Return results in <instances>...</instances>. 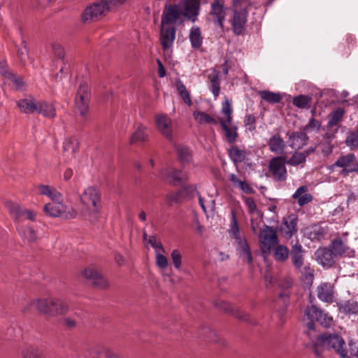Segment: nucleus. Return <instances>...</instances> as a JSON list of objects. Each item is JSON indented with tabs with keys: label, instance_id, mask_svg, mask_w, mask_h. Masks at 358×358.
I'll list each match as a JSON object with an SVG mask.
<instances>
[{
	"label": "nucleus",
	"instance_id": "63",
	"mask_svg": "<svg viewBox=\"0 0 358 358\" xmlns=\"http://www.w3.org/2000/svg\"><path fill=\"white\" fill-rule=\"evenodd\" d=\"M243 201L248 209L249 213H254L257 211V206L252 198L243 197Z\"/></svg>",
	"mask_w": 358,
	"mask_h": 358
},
{
	"label": "nucleus",
	"instance_id": "34",
	"mask_svg": "<svg viewBox=\"0 0 358 358\" xmlns=\"http://www.w3.org/2000/svg\"><path fill=\"white\" fill-rule=\"evenodd\" d=\"M189 38L192 48L194 50L199 49L203 43L201 31L199 27L194 26L190 29Z\"/></svg>",
	"mask_w": 358,
	"mask_h": 358
},
{
	"label": "nucleus",
	"instance_id": "8",
	"mask_svg": "<svg viewBox=\"0 0 358 358\" xmlns=\"http://www.w3.org/2000/svg\"><path fill=\"white\" fill-rule=\"evenodd\" d=\"M317 343L327 350H335L340 356L346 353L345 341L338 334H320L317 336Z\"/></svg>",
	"mask_w": 358,
	"mask_h": 358
},
{
	"label": "nucleus",
	"instance_id": "31",
	"mask_svg": "<svg viewBox=\"0 0 358 358\" xmlns=\"http://www.w3.org/2000/svg\"><path fill=\"white\" fill-rule=\"evenodd\" d=\"M37 101L32 96H29L20 99L17 101V106L21 112L26 114H33L36 112Z\"/></svg>",
	"mask_w": 358,
	"mask_h": 358
},
{
	"label": "nucleus",
	"instance_id": "28",
	"mask_svg": "<svg viewBox=\"0 0 358 358\" xmlns=\"http://www.w3.org/2000/svg\"><path fill=\"white\" fill-rule=\"evenodd\" d=\"M289 141L292 148L301 149L307 144L308 137L305 131H294L289 136Z\"/></svg>",
	"mask_w": 358,
	"mask_h": 358
},
{
	"label": "nucleus",
	"instance_id": "50",
	"mask_svg": "<svg viewBox=\"0 0 358 358\" xmlns=\"http://www.w3.org/2000/svg\"><path fill=\"white\" fill-rule=\"evenodd\" d=\"M306 162V157L302 152H295L287 161V164L293 166H303Z\"/></svg>",
	"mask_w": 358,
	"mask_h": 358
},
{
	"label": "nucleus",
	"instance_id": "58",
	"mask_svg": "<svg viewBox=\"0 0 358 358\" xmlns=\"http://www.w3.org/2000/svg\"><path fill=\"white\" fill-rule=\"evenodd\" d=\"M148 243L155 250V254L160 252H165V250L160 241L157 240L155 236H150L148 240Z\"/></svg>",
	"mask_w": 358,
	"mask_h": 358
},
{
	"label": "nucleus",
	"instance_id": "22",
	"mask_svg": "<svg viewBox=\"0 0 358 358\" xmlns=\"http://www.w3.org/2000/svg\"><path fill=\"white\" fill-rule=\"evenodd\" d=\"M269 150L271 152L276 155H282L285 153L286 144L283 138L279 134L273 135L267 141Z\"/></svg>",
	"mask_w": 358,
	"mask_h": 358
},
{
	"label": "nucleus",
	"instance_id": "7",
	"mask_svg": "<svg viewBox=\"0 0 358 358\" xmlns=\"http://www.w3.org/2000/svg\"><path fill=\"white\" fill-rule=\"evenodd\" d=\"M90 101V91L86 83H82L79 85L75 98V110L83 118H86L89 112Z\"/></svg>",
	"mask_w": 358,
	"mask_h": 358
},
{
	"label": "nucleus",
	"instance_id": "41",
	"mask_svg": "<svg viewBox=\"0 0 358 358\" xmlns=\"http://www.w3.org/2000/svg\"><path fill=\"white\" fill-rule=\"evenodd\" d=\"M311 101L310 96L300 94L292 99V104L298 108L308 110L311 106Z\"/></svg>",
	"mask_w": 358,
	"mask_h": 358
},
{
	"label": "nucleus",
	"instance_id": "37",
	"mask_svg": "<svg viewBox=\"0 0 358 358\" xmlns=\"http://www.w3.org/2000/svg\"><path fill=\"white\" fill-rule=\"evenodd\" d=\"M147 127L139 124L131 136V143H136L146 141L148 138Z\"/></svg>",
	"mask_w": 358,
	"mask_h": 358
},
{
	"label": "nucleus",
	"instance_id": "2",
	"mask_svg": "<svg viewBox=\"0 0 358 358\" xmlns=\"http://www.w3.org/2000/svg\"><path fill=\"white\" fill-rule=\"evenodd\" d=\"M222 117H219V123L224 134V139L229 143H234L238 136V127L233 124V109L229 100L226 97L221 109Z\"/></svg>",
	"mask_w": 358,
	"mask_h": 358
},
{
	"label": "nucleus",
	"instance_id": "10",
	"mask_svg": "<svg viewBox=\"0 0 358 358\" xmlns=\"http://www.w3.org/2000/svg\"><path fill=\"white\" fill-rule=\"evenodd\" d=\"M259 241L262 252L264 257H266L270 254L271 248L278 242L276 231L272 227L264 224L263 228L261 229Z\"/></svg>",
	"mask_w": 358,
	"mask_h": 358
},
{
	"label": "nucleus",
	"instance_id": "18",
	"mask_svg": "<svg viewBox=\"0 0 358 358\" xmlns=\"http://www.w3.org/2000/svg\"><path fill=\"white\" fill-rule=\"evenodd\" d=\"M156 124L159 132L169 141L173 140L172 121L166 115L157 114Z\"/></svg>",
	"mask_w": 358,
	"mask_h": 358
},
{
	"label": "nucleus",
	"instance_id": "27",
	"mask_svg": "<svg viewBox=\"0 0 358 358\" xmlns=\"http://www.w3.org/2000/svg\"><path fill=\"white\" fill-rule=\"evenodd\" d=\"M46 118H54L57 113L55 106L45 101H38L36 112Z\"/></svg>",
	"mask_w": 358,
	"mask_h": 358
},
{
	"label": "nucleus",
	"instance_id": "59",
	"mask_svg": "<svg viewBox=\"0 0 358 358\" xmlns=\"http://www.w3.org/2000/svg\"><path fill=\"white\" fill-rule=\"evenodd\" d=\"M256 119L253 115L247 114L244 118V125L250 131H253L256 129Z\"/></svg>",
	"mask_w": 358,
	"mask_h": 358
},
{
	"label": "nucleus",
	"instance_id": "49",
	"mask_svg": "<svg viewBox=\"0 0 358 358\" xmlns=\"http://www.w3.org/2000/svg\"><path fill=\"white\" fill-rule=\"evenodd\" d=\"M21 355L23 358H42V351L33 346H27L22 349Z\"/></svg>",
	"mask_w": 358,
	"mask_h": 358
},
{
	"label": "nucleus",
	"instance_id": "56",
	"mask_svg": "<svg viewBox=\"0 0 358 358\" xmlns=\"http://www.w3.org/2000/svg\"><path fill=\"white\" fill-rule=\"evenodd\" d=\"M164 252H160L155 254L156 264L161 269L166 268L169 264L168 259L164 255Z\"/></svg>",
	"mask_w": 358,
	"mask_h": 358
},
{
	"label": "nucleus",
	"instance_id": "5",
	"mask_svg": "<svg viewBox=\"0 0 358 358\" xmlns=\"http://www.w3.org/2000/svg\"><path fill=\"white\" fill-rule=\"evenodd\" d=\"M304 320L308 321L307 327L311 330L315 328V321L324 327H329L333 323V317L315 305L306 307L304 310Z\"/></svg>",
	"mask_w": 358,
	"mask_h": 358
},
{
	"label": "nucleus",
	"instance_id": "52",
	"mask_svg": "<svg viewBox=\"0 0 358 358\" xmlns=\"http://www.w3.org/2000/svg\"><path fill=\"white\" fill-rule=\"evenodd\" d=\"M303 275V278L308 283H312L314 278V270L309 264L303 265L301 268L296 269Z\"/></svg>",
	"mask_w": 358,
	"mask_h": 358
},
{
	"label": "nucleus",
	"instance_id": "47",
	"mask_svg": "<svg viewBox=\"0 0 358 358\" xmlns=\"http://www.w3.org/2000/svg\"><path fill=\"white\" fill-rule=\"evenodd\" d=\"M176 87L183 101L190 106L192 105V100L189 92L180 80H176Z\"/></svg>",
	"mask_w": 358,
	"mask_h": 358
},
{
	"label": "nucleus",
	"instance_id": "60",
	"mask_svg": "<svg viewBox=\"0 0 358 358\" xmlns=\"http://www.w3.org/2000/svg\"><path fill=\"white\" fill-rule=\"evenodd\" d=\"M17 55L22 62H25L29 58L28 49L24 41H22L20 47L17 49Z\"/></svg>",
	"mask_w": 358,
	"mask_h": 358
},
{
	"label": "nucleus",
	"instance_id": "55",
	"mask_svg": "<svg viewBox=\"0 0 358 358\" xmlns=\"http://www.w3.org/2000/svg\"><path fill=\"white\" fill-rule=\"evenodd\" d=\"M171 258L176 269H180L182 264V254L178 250H173L171 253Z\"/></svg>",
	"mask_w": 358,
	"mask_h": 358
},
{
	"label": "nucleus",
	"instance_id": "64",
	"mask_svg": "<svg viewBox=\"0 0 358 358\" xmlns=\"http://www.w3.org/2000/svg\"><path fill=\"white\" fill-rule=\"evenodd\" d=\"M52 49L54 54L59 59H62L64 56V48L59 43H54L52 45Z\"/></svg>",
	"mask_w": 358,
	"mask_h": 358
},
{
	"label": "nucleus",
	"instance_id": "25",
	"mask_svg": "<svg viewBox=\"0 0 358 358\" xmlns=\"http://www.w3.org/2000/svg\"><path fill=\"white\" fill-rule=\"evenodd\" d=\"M208 88L213 94L215 99H216L220 93V72L213 69L211 72L208 75Z\"/></svg>",
	"mask_w": 358,
	"mask_h": 358
},
{
	"label": "nucleus",
	"instance_id": "43",
	"mask_svg": "<svg viewBox=\"0 0 358 358\" xmlns=\"http://www.w3.org/2000/svg\"><path fill=\"white\" fill-rule=\"evenodd\" d=\"M261 98L269 103H278L282 100V96L278 92H273L269 90H262L259 92Z\"/></svg>",
	"mask_w": 358,
	"mask_h": 358
},
{
	"label": "nucleus",
	"instance_id": "14",
	"mask_svg": "<svg viewBox=\"0 0 358 358\" xmlns=\"http://www.w3.org/2000/svg\"><path fill=\"white\" fill-rule=\"evenodd\" d=\"M356 157L352 153L343 155L340 156L337 160L329 166V169L333 170L336 167L342 169L341 174L345 177L350 173H354L355 171V165L357 164Z\"/></svg>",
	"mask_w": 358,
	"mask_h": 358
},
{
	"label": "nucleus",
	"instance_id": "6",
	"mask_svg": "<svg viewBox=\"0 0 358 358\" xmlns=\"http://www.w3.org/2000/svg\"><path fill=\"white\" fill-rule=\"evenodd\" d=\"M5 205L17 228L26 220L34 221L36 218V214L34 211L26 209L19 203L7 201Z\"/></svg>",
	"mask_w": 358,
	"mask_h": 358
},
{
	"label": "nucleus",
	"instance_id": "51",
	"mask_svg": "<svg viewBox=\"0 0 358 358\" xmlns=\"http://www.w3.org/2000/svg\"><path fill=\"white\" fill-rule=\"evenodd\" d=\"M231 224L229 233L235 239L241 236L239 235V227L234 210L231 211Z\"/></svg>",
	"mask_w": 358,
	"mask_h": 358
},
{
	"label": "nucleus",
	"instance_id": "42",
	"mask_svg": "<svg viewBox=\"0 0 358 358\" xmlns=\"http://www.w3.org/2000/svg\"><path fill=\"white\" fill-rule=\"evenodd\" d=\"M176 150L178 159L181 164H185L191 162L192 155L188 148L183 145H177Z\"/></svg>",
	"mask_w": 358,
	"mask_h": 358
},
{
	"label": "nucleus",
	"instance_id": "40",
	"mask_svg": "<svg viewBox=\"0 0 358 358\" xmlns=\"http://www.w3.org/2000/svg\"><path fill=\"white\" fill-rule=\"evenodd\" d=\"M38 189L41 194L48 196L52 199V201H60L62 199V194L49 185H41L38 186Z\"/></svg>",
	"mask_w": 358,
	"mask_h": 358
},
{
	"label": "nucleus",
	"instance_id": "23",
	"mask_svg": "<svg viewBox=\"0 0 358 358\" xmlns=\"http://www.w3.org/2000/svg\"><path fill=\"white\" fill-rule=\"evenodd\" d=\"M292 263L296 269L301 268L304 264V250L300 243L292 245L291 250Z\"/></svg>",
	"mask_w": 358,
	"mask_h": 358
},
{
	"label": "nucleus",
	"instance_id": "39",
	"mask_svg": "<svg viewBox=\"0 0 358 358\" xmlns=\"http://www.w3.org/2000/svg\"><path fill=\"white\" fill-rule=\"evenodd\" d=\"M229 156L234 163H241L246 158V152L237 146L233 145L229 149Z\"/></svg>",
	"mask_w": 358,
	"mask_h": 358
},
{
	"label": "nucleus",
	"instance_id": "1",
	"mask_svg": "<svg viewBox=\"0 0 358 358\" xmlns=\"http://www.w3.org/2000/svg\"><path fill=\"white\" fill-rule=\"evenodd\" d=\"M200 13L199 0H184L181 6L178 3H166L161 15L159 41L164 51L172 50L176 31L183 24L185 18L192 22L197 20Z\"/></svg>",
	"mask_w": 358,
	"mask_h": 358
},
{
	"label": "nucleus",
	"instance_id": "11",
	"mask_svg": "<svg viewBox=\"0 0 358 358\" xmlns=\"http://www.w3.org/2000/svg\"><path fill=\"white\" fill-rule=\"evenodd\" d=\"M158 178L162 180H167L170 184L175 186L182 185L189 180L187 173L173 167H166L159 170Z\"/></svg>",
	"mask_w": 358,
	"mask_h": 358
},
{
	"label": "nucleus",
	"instance_id": "62",
	"mask_svg": "<svg viewBox=\"0 0 358 358\" xmlns=\"http://www.w3.org/2000/svg\"><path fill=\"white\" fill-rule=\"evenodd\" d=\"M202 334H205L206 338L209 341L217 343L220 342V340L217 338V334L208 327L204 328L202 330Z\"/></svg>",
	"mask_w": 358,
	"mask_h": 358
},
{
	"label": "nucleus",
	"instance_id": "16",
	"mask_svg": "<svg viewBox=\"0 0 358 358\" xmlns=\"http://www.w3.org/2000/svg\"><path fill=\"white\" fill-rule=\"evenodd\" d=\"M292 285L293 279L291 277H285L280 280L278 283L281 292L278 294L277 303L282 306L281 313H284L289 304V298L292 294Z\"/></svg>",
	"mask_w": 358,
	"mask_h": 358
},
{
	"label": "nucleus",
	"instance_id": "54",
	"mask_svg": "<svg viewBox=\"0 0 358 358\" xmlns=\"http://www.w3.org/2000/svg\"><path fill=\"white\" fill-rule=\"evenodd\" d=\"M321 127V122L319 120L312 117L309 120L308 124L304 127L305 132L317 131Z\"/></svg>",
	"mask_w": 358,
	"mask_h": 358
},
{
	"label": "nucleus",
	"instance_id": "48",
	"mask_svg": "<svg viewBox=\"0 0 358 358\" xmlns=\"http://www.w3.org/2000/svg\"><path fill=\"white\" fill-rule=\"evenodd\" d=\"M339 310L346 314H356L358 313V303L353 300H348L339 305Z\"/></svg>",
	"mask_w": 358,
	"mask_h": 358
},
{
	"label": "nucleus",
	"instance_id": "9",
	"mask_svg": "<svg viewBox=\"0 0 358 358\" xmlns=\"http://www.w3.org/2000/svg\"><path fill=\"white\" fill-rule=\"evenodd\" d=\"M45 213L54 217L73 219L77 215L76 210L73 208H67L60 201H54L44 206Z\"/></svg>",
	"mask_w": 358,
	"mask_h": 358
},
{
	"label": "nucleus",
	"instance_id": "4",
	"mask_svg": "<svg viewBox=\"0 0 358 358\" xmlns=\"http://www.w3.org/2000/svg\"><path fill=\"white\" fill-rule=\"evenodd\" d=\"M81 202L89 208L88 216L91 222H95L100 213L101 195L94 187H88L80 195Z\"/></svg>",
	"mask_w": 358,
	"mask_h": 358
},
{
	"label": "nucleus",
	"instance_id": "32",
	"mask_svg": "<svg viewBox=\"0 0 358 358\" xmlns=\"http://www.w3.org/2000/svg\"><path fill=\"white\" fill-rule=\"evenodd\" d=\"M330 248L336 257L343 255L350 256L351 253H352V251L349 249L341 238L334 239L330 244Z\"/></svg>",
	"mask_w": 358,
	"mask_h": 358
},
{
	"label": "nucleus",
	"instance_id": "13",
	"mask_svg": "<svg viewBox=\"0 0 358 358\" xmlns=\"http://www.w3.org/2000/svg\"><path fill=\"white\" fill-rule=\"evenodd\" d=\"M287 161L282 156L273 157L268 163V170L275 181L284 182L287 178V171L285 166Z\"/></svg>",
	"mask_w": 358,
	"mask_h": 358
},
{
	"label": "nucleus",
	"instance_id": "36",
	"mask_svg": "<svg viewBox=\"0 0 358 358\" xmlns=\"http://www.w3.org/2000/svg\"><path fill=\"white\" fill-rule=\"evenodd\" d=\"M0 74L3 77L10 79L12 82L15 83L18 87H21L23 85L22 78H17L15 75L9 71L8 64L4 60H0Z\"/></svg>",
	"mask_w": 358,
	"mask_h": 358
},
{
	"label": "nucleus",
	"instance_id": "33",
	"mask_svg": "<svg viewBox=\"0 0 358 358\" xmlns=\"http://www.w3.org/2000/svg\"><path fill=\"white\" fill-rule=\"evenodd\" d=\"M51 303L52 306L50 315H63L69 310L68 303L60 299L52 298Z\"/></svg>",
	"mask_w": 358,
	"mask_h": 358
},
{
	"label": "nucleus",
	"instance_id": "19",
	"mask_svg": "<svg viewBox=\"0 0 358 358\" xmlns=\"http://www.w3.org/2000/svg\"><path fill=\"white\" fill-rule=\"evenodd\" d=\"M317 263L324 267L330 268L335 264V255L330 248H320L315 252Z\"/></svg>",
	"mask_w": 358,
	"mask_h": 358
},
{
	"label": "nucleus",
	"instance_id": "53",
	"mask_svg": "<svg viewBox=\"0 0 358 358\" xmlns=\"http://www.w3.org/2000/svg\"><path fill=\"white\" fill-rule=\"evenodd\" d=\"M345 143L350 150L358 149V130L351 132L346 138Z\"/></svg>",
	"mask_w": 358,
	"mask_h": 358
},
{
	"label": "nucleus",
	"instance_id": "57",
	"mask_svg": "<svg viewBox=\"0 0 358 358\" xmlns=\"http://www.w3.org/2000/svg\"><path fill=\"white\" fill-rule=\"evenodd\" d=\"M318 147L320 148L321 152L324 157L329 156L333 152L334 145L331 143L330 141L321 142L318 145Z\"/></svg>",
	"mask_w": 358,
	"mask_h": 358
},
{
	"label": "nucleus",
	"instance_id": "45",
	"mask_svg": "<svg viewBox=\"0 0 358 358\" xmlns=\"http://www.w3.org/2000/svg\"><path fill=\"white\" fill-rule=\"evenodd\" d=\"M17 229L21 237H22L27 241L31 243L34 242L36 240L37 237L35 231L31 227H24L22 225L18 226Z\"/></svg>",
	"mask_w": 358,
	"mask_h": 358
},
{
	"label": "nucleus",
	"instance_id": "24",
	"mask_svg": "<svg viewBox=\"0 0 358 358\" xmlns=\"http://www.w3.org/2000/svg\"><path fill=\"white\" fill-rule=\"evenodd\" d=\"M79 141L75 136L67 137L63 143V151L64 155L69 159L75 157V154L78 151Z\"/></svg>",
	"mask_w": 358,
	"mask_h": 358
},
{
	"label": "nucleus",
	"instance_id": "21",
	"mask_svg": "<svg viewBox=\"0 0 358 358\" xmlns=\"http://www.w3.org/2000/svg\"><path fill=\"white\" fill-rule=\"evenodd\" d=\"M51 299L52 298H41L34 299L30 301L29 307H27L26 310L34 308L38 312L43 314L50 315L52 306Z\"/></svg>",
	"mask_w": 358,
	"mask_h": 358
},
{
	"label": "nucleus",
	"instance_id": "38",
	"mask_svg": "<svg viewBox=\"0 0 358 358\" xmlns=\"http://www.w3.org/2000/svg\"><path fill=\"white\" fill-rule=\"evenodd\" d=\"M88 352L92 358H103V355L104 358H109V350L102 344L99 343L90 347Z\"/></svg>",
	"mask_w": 358,
	"mask_h": 358
},
{
	"label": "nucleus",
	"instance_id": "44",
	"mask_svg": "<svg viewBox=\"0 0 358 358\" xmlns=\"http://www.w3.org/2000/svg\"><path fill=\"white\" fill-rule=\"evenodd\" d=\"M193 117L199 124H210L216 125L219 122V120L217 121L205 112L196 111L193 113Z\"/></svg>",
	"mask_w": 358,
	"mask_h": 358
},
{
	"label": "nucleus",
	"instance_id": "29",
	"mask_svg": "<svg viewBox=\"0 0 358 358\" xmlns=\"http://www.w3.org/2000/svg\"><path fill=\"white\" fill-rule=\"evenodd\" d=\"M308 192V187L302 185L292 194V198L297 200V203L299 206H303L312 201L313 196Z\"/></svg>",
	"mask_w": 358,
	"mask_h": 358
},
{
	"label": "nucleus",
	"instance_id": "15",
	"mask_svg": "<svg viewBox=\"0 0 358 358\" xmlns=\"http://www.w3.org/2000/svg\"><path fill=\"white\" fill-rule=\"evenodd\" d=\"M234 8L229 22L234 34L240 36L243 34L245 30L248 21V12L245 8L238 10V7Z\"/></svg>",
	"mask_w": 358,
	"mask_h": 358
},
{
	"label": "nucleus",
	"instance_id": "61",
	"mask_svg": "<svg viewBox=\"0 0 358 358\" xmlns=\"http://www.w3.org/2000/svg\"><path fill=\"white\" fill-rule=\"evenodd\" d=\"M183 192L185 195L189 198H194L195 196H198L199 194L197 190V185L194 184L184 186Z\"/></svg>",
	"mask_w": 358,
	"mask_h": 358
},
{
	"label": "nucleus",
	"instance_id": "17",
	"mask_svg": "<svg viewBox=\"0 0 358 358\" xmlns=\"http://www.w3.org/2000/svg\"><path fill=\"white\" fill-rule=\"evenodd\" d=\"M82 275L92 281V282L98 288L105 289L109 287L108 280L104 278L98 269L92 267H88L82 272Z\"/></svg>",
	"mask_w": 358,
	"mask_h": 358
},
{
	"label": "nucleus",
	"instance_id": "12",
	"mask_svg": "<svg viewBox=\"0 0 358 358\" xmlns=\"http://www.w3.org/2000/svg\"><path fill=\"white\" fill-rule=\"evenodd\" d=\"M228 10L224 0H213L210 3V15L213 24L222 31Z\"/></svg>",
	"mask_w": 358,
	"mask_h": 358
},
{
	"label": "nucleus",
	"instance_id": "3",
	"mask_svg": "<svg viewBox=\"0 0 358 358\" xmlns=\"http://www.w3.org/2000/svg\"><path fill=\"white\" fill-rule=\"evenodd\" d=\"M126 0H101L87 6L82 13L81 18L85 22L96 20L104 15L113 6L121 5Z\"/></svg>",
	"mask_w": 358,
	"mask_h": 358
},
{
	"label": "nucleus",
	"instance_id": "20",
	"mask_svg": "<svg viewBox=\"0 0 358 358\" xmlns=\"http://www.w3.org/2000/svg\"><path fill=\"white\" fill-rule=\"evenodd\" d=\"M317 298L328 303H331L334 301V287L330 282H322L317 287Z\"/></svg>",
	"mask_w": 358,
	"mask_h": 358
},
{
	"label": "nucleus",
	"instance_id": "30",
	"mask_svg": "<svg viewBox=\"0 0 358 358\" xmlns=\"http://www.w3.org/2000/svg\"><path fill=\"white\" fill-rule=\"evenodd\" d=\"M235 240L237 243V250L240 253V257L244 262H246L248 264H251L252 262V257L245 238L239 237L235 238Z\"/></svg>",
	"mask_w": 358,
	"mask_h": 358
},
{
	"label": "nucleus",
	"instance_id": "35",
	"mask_svg": "<svg viewBox=\"0 0 358 358\" xmlns=\"http://www.w3.org/2000/svg\"><path fill=\"white\" fill-rule=\"evenodd\" d=\"M272 248L273 256L276 262H285L288 259L289 250L287 246L277 243Z\"/></svg>",
	"mask_w": 358,
	"mask_h": 358
},
{
	"label": "nucleus",
	"instance_id": "46",
	"mask_svg": "<svg viewBox=\"0 0 358 358\" xmlns=\"http://www.w3.org/2000/svg\"><path fill=\"white\" fill-rule=\"evenodd\" d=\"M345 110L343 108H338L333 110L329 117L328 126L334 127L336 126L338 122L342 120Z\"/></svg>",
	"mask_w": 358,
	"mask_h": 358
},
{
	"label": "nucleus",
	"instance_id": "26",
	"mask_svg": "<svg viewBox=\"0 0 358 358\" xmlns=\"http://www.w3.org/2000/svg\"><path fill=\"white\" fill-rule=\"evenodd\" d=\"M298 220L294 215L288 216L283 220V227H282V232L284 236L289 239L293 234L297 232L296 225Z\"/></svg>",
	"mask_w": 358,
	"mask_h": 358
}]
</instances>
